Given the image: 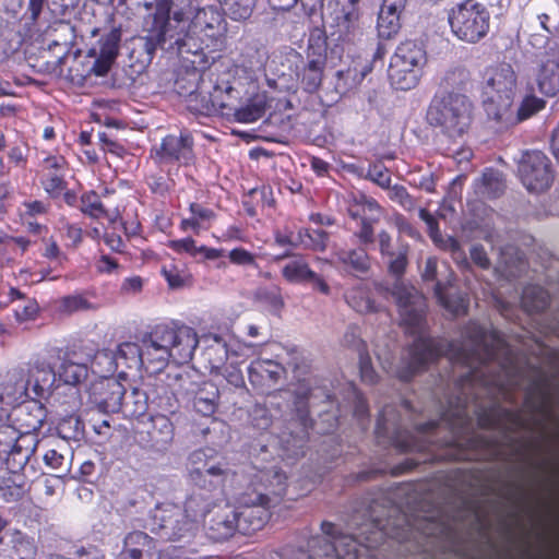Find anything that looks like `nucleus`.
I'll return each mask as SVG.
<instances>
[{
    "label": "nucleus",
    "mask_w": 559,
    "mask_h": 559,
    "mask_svg": "<svg viewBox=\"0 0 559 559\" xmlns=\"http://www.w3.org/2000/svg\"><path fill=\"white\" fill-rule=\"evenodd\" d=\"M507 352L504 340L497 331H488L477 323H471L465 328L464 341L461 345L445 346L439 341L419 335L408 353L409 370L407 374H401V377L407 380L413 373L443 354H448L457 362L476 368L477 365L498 359Z\"/></svg>",
    "instance_id": "1"
},
{
    "label": "nucleus",
    "mask_w": 559,
    "mask_h": 559,
    "mask_svg": "<svg viewBox=\"0 0 559 559\" xmlns=\"http://www.w3.org/2000/svg\"><path fill=\"white\" fill-rule=\"evenodd\" d=\"M146 49L152 52L157 46L174 39L179 47L186 45V37L217 38L225 32L224 19L213 7L199 9L193 19L189 21L182 12H175L170 19L168 11L157 8L144 21Z\"/></svg>",
    "instance_id": "2"
},
{
    "label": "nucleus",
    "mask_w": 559,
    "mask_h": 559,
    "mask_svg": "<svg viewBox=\"0 0 559 559\" xmlns=\"http://www.w3.org/2000/svg\"><path fill=\"white\" fill-rule=\"evenodd\" d=\"M359 536L364 537L367 544L345 534L335 537L333 542L326 537H316L309 543L312 554L306 556L302 552L301 556L307 559H374L371 550L381 544L385 536L402 537L400 533L380 526L379 522H371L359 528Z\"/></svg>",
    "instance_id": "3"
},
{
    "label": "nucleus",
    "mask_w": 559,
    "mask_h": 559,
    "mask_svg": "<svg viewBox=\"0 0 559 559\" xmlns=\"http://www.w3.org/2000/svg\"><path fill=\"white\" fill-rule=\"evenodd\" d=\"M481 97L487 117L497 122L512 107L519 92V76L508 62L488 66L483 73Z\"/></svg>",
    "instance_id": "4"
},
{
    "label": "nucleus",
    "mask_w": 559,
    "mask_h": 559,
    "mask_svg": "<svg viewBox=\"0 0 559 559\" xmlns=\"http://www.w3.org/2000/svg\"><path fill=\"white\" fill-rule=\"evenodd\" d=\"M473 104L462 94L449 93L435 98L427 111V121L451 139L464 135L472 123Z\"/></svg>",
    "instance_id": "5"
},
{
    "label": "nucleus",
    "mask_w": 559,
    "mask_h": 559,
    "mask_svg": "<svg viewBox=\"0 0 559 559\" xmlns=\"http://www.w3.org/2000/svg\"><path fill=\"white\" fill-rule=\"evenodd\" d=\"M448 23L452 35L465 44H477L490 29V13L476 0H464L448 12Z\"/></svg>",
    "instance_id": "6"
},
{
    "label": "nucleus",
    "mask_w": 559,
    "mask_h": 559,
    "mask_svg": "<svg viewBox=\"0 0 559 559\" xmlns=\"http://www.w3.org/2000/svg\"><path fill=\"white\" fill-rule=\"evenodd\" d=\"M145 527L167 540H190L197 533L198 522L188 510L175 503L156 506L146 520Z\"/></svg>",
    "instance_id": "7"
},
{
    "label": "nucleus",
    "mask_w": 559,
    "mask_h": 559,
    "mask_svg": "<svg viewBox=\"0 0 559 559\" xmlns=\"http://www.w3.org/2000/svg\"><path fill=\"white\" fill-rule=\"evenodd\" d=\"M426 62V52L421 45L406 40L397 46L389 66V78L397 90L414 88Z\"/></svg>",
    "instance_id": "8"
},
{
    "label": "nucleus",
    "mask_w": 559,
    "mask_h": 559,
    "mask_svg": "<svg viewBox=\"0 0 559 559\" xmlns=\"http://www.w3.org/2000/svg\"><path fill=\"white\" fill-rule=\"evenodd\" d=\"M391 294L397 305L402 324L412 334H419L426 308L425 297L414 286L402 282L393 285Z\"/></svg>",
    "instance_id": "9"
},
{
    "label": "nucleus",
    "mask_w": 559,
    "mask_h": 559,
    "mask_svg": "<svg viewBox=\"0 0 559 559\" xmlns=\"http://www.w3.org/2000/svg\"><path fill=\"white\" fill-rule=\"evenodd\" d=\"M37 445L35 435H23L15 425H0V455H7L14 467L23 469Z\"/></svg>",
    "instance_id": "10"
},
{
    "label": "nucleus",
    "mask_w": 559,
    "mask_h": 559,
    "mask_svg": "<svg viewBox=\"0 0 559 559\" xmlns=\"http://www.w3.org/2000/svg\"><path fill=\"white\" fill-rule=\"evenodd\" d=\"M518 173L523 186L531 192L545 191L554 180L550 160L540 151L524 153Z\"/></svg>",
    "instance_id": "11"
},
{
    "label": "nucleus",
    "mask_w": 559,
    "mask_h": 559,
    "mask_svg": "<svg viewBox=\"0 0 559 559\" xmlns=\"http://www.w3.org/2000/svg\"><path fill=\"white\" fill-rule=\"evenodd\" d=\"M160 331L159 340L167 345L170 359L178 364L189 361L195 350L199 340L197 332L186 325L178 328L158 326Z\"/></svg>",
    "instance_id": "12"
},
{
    "label": "nucleus",
    "mask_w": 559,
    "mask_h": 559,
    "mask_svg": "<svg viewBox=\"0 0 559 559\" xmlns=\"http://www.w3.org/2000/svg\"><path fill=\"white\" fill-rule=\"evenodd\" d=\"M265 495L255 493L254 498L241 500V506L236 509L239 532L250 534L261 530L270 518L269 501Z\"/></svg>",
    "instance_id": "13"
},
{
    "label": "nucleus",
    "mask_w": 559,
    "mask_h": 559,
    "mask_svg": "<svg viewBox=\"0 0 559 559\" xmlns=\"http://www.w3.org/2000/svg\"><path fill=\"white\" fill-rule=\"evenodd\" d=\"M326 25L331 29V36L335 37V39L342 41L353 40L360 33L358 8L354 5H336L326 17Z\"/></svg>",
    "instance_id": "14"
},
{
    "label": "nucleus",
    "mask_w": 559,
    "mask_h": 559,
    "mask_svg": "<svg viewBox=\"0 0 559 559\" xmlns=\"http://www.w3.org/2000/svg\"><path fill=\"white\" fill-rule=\"evenodd\" d=\"M104 364H107V372H114L119 366L126 368L141 367L143 366L141 346L132 342H126L118 346L115 354L109 350H100L95 355L93 366Z\"/></svg>",
    "instance_id": "15"
},
{
    "label": "nucleus",
    "mask_w": 559,
    "mask_h": 559,
    "mask_svg": "<svg viewBox=\"0 0 559 559\" xmlns=\"http://www.w3.org/2000/svg\"><path fill=\"white\" fill-rule=\"evenodd\" d=\"M32 397L11 409V419L23 435H34L39 430L46 419L47 412L44 405Z\"/></svg>",
    "instance_id": "16"
},
{
    "label": "nucleus",
    "mask_w": 559,
    "mask_h": 559,
    "mask_svg": "<svg viewBox=\"0 0 559 559\" xmlns=\"http://www.w3.org/2000/svg\"><path fill=\"white\" fill-rule=\"evenodd\" d=\"M307 63L300 75V81L307 92H316L322 82L326 63L325 48L323 45H309L307 50Z\"/></svg>",
    "instance_id": "17"
},
{
    "label": "nucleus",
    "mask_w": 559,
    "mask_h": 559,
    "mask_svg": "<svg viewBox=\"0 0 559 559\" xmlns=\"http://www.w3.org/2000/svg\"><path fill=\"white\" fill-rule=\"evenodd\" d=\"M58 371H55L50 361L37 359L27 371V385L34 397L43 399L50 394L57 380Z\"/></svg>",
    "instance_id": "18"
},
{
    "label": "nucleus",
    "mask_w": 559,
    "mask_h": 559,
    "mask_svg": "<svg viewBox=\"0 0 559 559\" xmlns=\"http://www.w3.org/2000/svg\"><path fill=\"white\" fill-rule=\"evenodd\" d=\"M93 394L99 407L116 413L122 409L126 388L115 378H105L94 385Z\"/></svg>",
    "instance_id": "19"
},
{
    "label": "nucleus",
    "mask_w": 559,
    "mask_h": 559,
    "mask_svg": "<svg viewBox=\"0 0 559 559\" xmlns=\"http://www.w3.org/2000/svg\"><path fill=\"white\" fill-rule=\"evenodd\" d=\"M248 373L252 385L271 388L285 374V368L275 360L257 358L251 361Z\"/></svg>",
    "instance_id": "20"
},
{
    "label": "nucleus",
    "mask_w": 559,
    "mask_h": 559,
    "mask_svg": "<svg viewBox=\"0 0 559 559\" xmlns=\"http://www.w3.org/2000/svg\"><path fill=\"white\" fill-rule=\"evenodd\" d=\"M88 355L81 357L76 352H67L58 368V378L64 384L75 385L86 379L88 373Z\"/></svg>",
    "instance_id": "21"
},
{
    "label": "nucleus",
    "mask_w": 559,
    "mask_h": 559,
    "mask_svg": "<svg viewBox=\"0 0 559 559\" xmlns=\"http://www.w3.org/2000/svg\"><path fill=\"white\" fill-rule=\"evenodd\" d=\"M192 145L193 142L189 134L168 135L163 140L158 154L162 159L188 165L193 160Z\"/></svg>",
    "instance_id": "22"
},
{
    "label": "nucleus",
    "mask_w": 559,
    "mask_h": 559,
    "mask_svg": "<svg viewBox=\"0 0 559 559\" xmlns=\"http://www.w3.org/2000/svg\"><path fill=\"white\" fill-rule=\"evenodd\" d=\"M29 396V388L25 377L20 372H9L0 379V399L11 409Z\"/></svg>",
    "instance_id": "23"
},
{
    "label": "nucleus",
    "mask_w": 559,
    "mask_h": 559,
    "mask_svg": "<svg viewBox=\"0 0 559 559\" xmlns=\"http://www.w3.org/2000/svg\"><path fill=\"white\" fill-rule=\"evenodd\" d=\"M37 545L27 534L13 530L9 533V540L0 550V559H36Z\"/></svg>",
    "instance_id": "24"
},
{
    "label": "nucleus",
    "mask_w": 559,
    "mask_h": 559,
    "mask_svg": "<svg viewBox=\"0 0 559 559\" xmlns=\"http://www.w3.org/2000/svg\"><path fill=\"white\" fill-rule=\"evenodd\" d=\"M236 509L225 506L211 515L207 522L209 535L214 540H223L239 531Z\"/></svg>",
    "instance_id": "25"
},
{
    "label": "nucleus",
    "mask_w": 559,
    "mask_h": 559,
    "mask_svg": "<svg viewBox=\"0 0 559 559\" xmlns=\"http://www.w3.org/2000/svg\"><path fill=\"white\" fill-rule=\"evenodd\" d=\"M160 331L156 328L148 337L142 341L141 350L143 366H152L154 370L163 369L170 359L167 345L159 340Z\"/></svg>",
    "instance_id": "26"
},
{
    "label": "nucleus",
    "mask_w": 559,
    "mask_h": 559,
    "mask_svg": "<svg viewBox=\"0 0 559 559\" xmlns=\"http://www.w3.org/2000/svg\"><path fill=\"white\" fill-rule=\"evenodd\" d=\"M156 554L155 540L146 533L134 531L124 537L121 556L123 559H154Z\"/></svg>",
    "instance_id": "27"
},
{
    "label": "nucleus",
    "mask_w": 559,
    "mask_h": 559,
    "mask_svg": "<svg viewBox=\"0 0 559 559\" xmlns=\"http://www.w3.org/2000/svg\"><path fill=\"white\" fill-rule=\"evenodd\" d=\"M545 107V102L534 95H527L523 98L520 106L515 110L512 107L508 108L507 115L501 116L497 120V124L501 128H509L515 126L538 112Z\"/></svg>",
    "instance_id": "28"
},
{
    "label": "nucleus",
    "mask_w": 559,
    "mask_h": 559,
    "mask_svg": "<svg viewBox=\"0 0 559 559\" xmlns=\"http://www.w3.org/2000/svg\"><path fill=\"white\" fill-rule=\"evenodd\" d=\"M403 8L404 5L401 4V0H383L377 24L378 34L381 38L390 39L397 34L401 27L400 13Z\"/></svg>",
    "instance_id": "29"
},
{
    "label": "nucleus",
    "mask_w": 559,
    "mask_h": 559,
    "mask_svg": "<svg viewBox=\"0 0 559 559\" xmlns=\"http://www.w3.org/2000/svg\"><path fill=\"white\" fill-rule=\"evenodd\" d=\"M345 299L348 306L358 313H376L383 309L382 305L376 300L371 288L366 285H358L349 289L345 294Z\"/></svg>",
    "instance_id": "30"
},
{
    "label": "nucleus",
    "mask_w": 559,
    "mask_h": 559,
    "mask_svg": "<svg viewBox=\"0 0 559 559\" xmlns=\"http://www.w3.org/2000/svg\"><path fill=\"white\" fill-rule=\"evenodd\" d=\"M537 86L546 96H555L559 92V53L542 63L537 74Z\"/></svg>",
    "instance_id": "31"
},
{
    "label": "nucleus",
    "mask_w": 559,
    "mask_h": 559,
    "mask_svg": "<svg viewBox=\"0 0 559 559\" xmlns=\"http://www.w3.org/2000/svg\"><path fill=\"white\" fill-rule=\"evenodd\" d=\"M203 342L206 344L202 357L207 364L211 372L221 371L224 364L228 360V347L226 342L218 335L205 336Z\"/></svg>",
    "instance_id": "32"
},
{
    "label": "nucleus",
    "mask_w": 559,
    "mask_h": 559,
    "mask_svg": "<svg viewBox=\"0 0 559 559\" xmlns=\"http://www.w3.org/2000/svg\"><path fill=\"white\" fill-rule=\"evenodd\" d=\"M119 40L120 37L116 32L109 33L99 40V55L92 69L96 75L102 76L109 71L118 55Z\"/></svg>",
    "instance_id": "33"
},
{
    "label": "nucleus",
    "mask_w": 559,
    "mask_h": 559,
    "mask_svg": "<svg viewBox=\"0 0 559 559\" xmlns=\"http://www.w3.org/2000/svg\"><path fill=\"white\" fill-rule=\"evenodd\" d=\"M335 261L350 273H367L370 270V258L362 248L340 249L334 252Z\"/></svg>",
    "instance_id": "34"
},
{
    "label": "nucleus",
    "mask_w": 559,
    "mask_h": 559,
    "mask_svg": "<svg viewBox=\"0 0 559 559\" xmlns=\"http://www.w3.org/2000/svg\"><path fill=\"white\" fill-rule=\"evenodd\" d=\"M260 486L264 491L258 493L265 495V500L271 502V495L281 497L286 488V475L281 469L273 467L266 471H261L255 476Z\"/></svg>",
    "instance_id": "35"
},
{
    "label": "nucleus",
    "mask_w": 559,
    "mask_h": 559,
    "mask_svg": "<svg viewBox=\"0 0 559 559\" xmlns=\"http://www.w3.org/2000/svg\"><path fill=\"white\" fill-rule=\"evenodd\" d=\"M81 211L93 218H107L110 222H115L119 216V209L109 207L107 203L100 201L95 192H87L82 195Z\"/></svg>",
    "instance_id": "36"
},
{
    "label": "nucleus",
    "mask_w": 559,
    "mask_h": 559,
    "mask_svg": "<svg viewBox=\"0 0 559 559\" xmlns=\"http://www.w3.org/2000/svg\"><path fill=\"white\" fill-rule=\"evenodd\" d=\"M348 214L353 218H360L361 222H378L382 214V209L376 200L359 194L354 198V202L349 205Z\"/></svg>",
    "instance_id": "37"
},
{
    "label": "nucleus",
    "mask_w": 559,
    "mask_h": 559,
    "mask_svg": "<svg viewBox=\"0 0 559 559\" xmlns=\"http://www.w3.org/2000/svg\"><path fill=\"white\" fill-rule=\"evenodd\" d=\"M267 107L265 93L255 94L249 102L235 111V118L242 123H252L261 119Z\"/></svg>",
    "instance_id": "38"
},
{
    "label": "nucleus",
    "mask_w": 559,
    "mask_h": 559,
    "mask_svg": "<svg viewBox=\"0 0 559 559\" xmlns=\"http://www.w3.org/2000/svg\"><path fill=\"white\" fill-rule=\"evenodd\" d=\"M218 396L217 386L212 382H204L195 392L193 406L204 416L212 415L216 409Z\"/></svg>",
    "instance_id": "39"
},
{
    "label": "nucleus",
    "mask_w": 559,
    "mask_h": 559,
    "mask_svg": "<svg viewBox=\"0 0 559 559\" xmlns=\"http://www.w3.org/2000/svg\"><path fill=\"white\" fill-rule=\"evenodd\" d=\"M24 492V479L17 472L0 477V499L4 502H15L23 497Z\"/></svg>",
    "instance_id": "40"
},
{
    "label": "nucleus",
    "mask_w": 559,
    "mask_h": 559,
    "mask_svg": "<svg viewBox=\"0 0 559 559\" xmlns=\"http://www.w3.org/2000/svg\"><path fill=\"white\" fill-rule=\"evenodd\" d=\"M408 251L409 247L407 243L399 242L395 251L382 254L381 258L388 267V272L394 277H401L408 264Z\"/></svg>",
    "instance_id": "41"
},
{
    "label": "nucleus",
    "mask_w": 559,
    "mask_h": 559,
    "mask_svg": "<svg viewBox=\"0 0 559 559\" xmlns=\"http://www.w3.org/2000/svg\"><path fill=\"white\" fill-rule=\"evenodd\" d=\"M521 302L527 312H539L549 305V295L540 286L530 285L524 288Z\"/></svg>",
    "instance_id": "42"
},
{
    "label": "nucleus",
    "mask_w": 559,
    "mask_h": 559,
    "mask_svg": "<svg viewBox=\"0 0 559 559\" xmlns=\"http://www.w3.org/2000/svg\"><path fill=\"white\" fill-rule=\"evenodd\" d=\"M148 400L146 391L134 388L126 399L123 397L122 411L132 417L143 416L147 411Z\"/></svg>",
    "instance_id": "43"
},
{
    "label": "nucleus",
    "mask_w": 559,
    "mask_h": 559,
    "mask_svg": "<svg viewBox=\"0 0 559 559\" xmlns=\"http://www.w3.org/2000/svg\"><path fill=\"white\" fill-rule=\"evenodd\" d=\"M282 274L289 283H306L310 281V276H314V272L301 258L287 262L282 269Z\"/></svg>",
    "instance_id": "44"
},
{
    "label": "nucleus",
    "mask_w": 559,
    "mask_h": 559,
    "mask_svg": "<svg viewBox=\"0 0 559 559\" xmlns=\"http://www.w3.org/2000/svg\"><path fill=\"white\" fill-rule=\"evenodd\" d=\"M298 243L306 249L323 252L328 247L329 234L321 229H300L297 235Z\"/></svg>",
    "instance_id": "45"
},
{
    "label": "nucleus",
    "mask_w": 559,
    "mask_h": 559,
    "mask_svg": "<svg viewBox=\"0 0 559 559\" xmlns=\"http://www.w3.org/2000/svg\"><path fill=\"white\" fill-rule=\"evenodd\" d=\"M72 453L67 447L51 448L44 454L45 464L56 471L66 473L70 469Z\"/></svg>",
    "instance_id": "46"
},
{
    "label": "nucleus",
    "mask_w": 559,
    "mask_h": 559,
    "mask_svg": "<svg viewBox=\"0 0 559 559\" xmlns=\"http://www.w3.org/2000/svg\"><path fill=\"white\" fill-rule=\"evenodd\" d=\"M504 187L501 174L497 170L488 169L483 175L479 193L487 198H497L503 192Z\"/></svg>",
    "instance_id": "47"
},
{
    "label": "nucleus",
    "mask_w": 559,
    "mask_h": 559,
    "mask_svg": "<svg viewBox=\"0 0 559 559\" xmlns=\"http://www.w3.org/2000/svg\"><path fill=\"white\" fill-rule=\"evenodd\" d=\"M223 11L233 20L248 19L253 11L254 0H218Z\"/></svg>",
    "instance_id": "48"
},
{
    "label": "nucleus",
    "mask_w": 559,
    "mask_h": 559,
    "mask_svg": "<svg viewBox=\"0 0 559 559\" xmlns=\"http://www.w3.org/2000/svg\"><path fill=\"white\" fill-rule=\"evenodd\" d=\"M436 296L439 302L452 314L459 316L466 311L468 301L461 295L450 296L443 292L440 283H437L435 288Z\"/></svg>",
    "instance_id": "49"
},
{
    "label": "nucleus",
    "mask_w": 559,
    "mask_h": 559,
    "mask_svg": "<svg viewBox=\"0 0 559 559\" xmlns=\"http://www.w3.org/2000/svg\"><path fill=\"white\" fill-rule=\"evenodd\" d=\"M57 305L58 311L63 314L95 309L83 295L63 296L57 301Z\"/></svg>",
    "instance_id": "50"
},
{
    "label": "nucleus",
    "mask_w": 559,
    "mask_h": 559,
    "mask_svg": "<svg viewBox=\"0 0 559 559\" xmlns=\"http://www.w3.org/2000/svg\"><path fill=\"white\" fill-rule=\"evenodd\" d=\"M266 59L267 53L264 49L253 50L247 56V59L243 60V67L249 70L250 78L263 71Z\"/></svg>",
    "instance_id": "51"
},
{
    "label": "nucleus",
    "mask_w": 559,
    "mask_h": 559,
    "mask_svg": "<svg viewBox=\"0 0 559 559\" xmlns=\"http://www.w3.org/2000/svg\"><path fill=\"white\" fill-rule=\"evenodd\" d=\"M57 429L62 439H78L82 432V424L78 417L69 416L59 423Z\"/></svg>",
    "instance_id": "52"
},
{
    "label": "nucleus",
    "mask_w": 559,
    "mask_h": 559,
    "mask_svg": "<svg viewBox=\"0 0 559 559\" xmlns=\"http://www.w3.org/2000/svg\"><path fill=\"white\" fill-rule=\"evenodd\" d=\"M389 190V198L397 202L401 206H403L407 211H412L415 209L416 202L407 192L406 188L400 185L391 186Z\"/></svg>",
    "instance_id": "53"
},
{
    "label": "nucleus",
    "mask_w": 559,
    "mask_h": 559,
    "mask_svg": "<svg viewBox=\"0 0 559 559\" xmlns=\"http://www.w3.org/2000/svg\"><path fill=\"white\" fill-rule=\"evenodd\" d=\"M367 178L383 189H389L391 185V175L386 167L382 164H373L369 166Z\"/></svg>",
    "instance_id": "54"
},
{
    "label": "nucleus",
    "mask_w": 559,
    "mask_h": 559,
    "mask_svg": "<svg viewBox=\"0 0 559 559\" xmlns=\"http://www.w3.org/2000/svg\"><path fill=\"white\" fill-rule=\"evenodd\" d=\"M229 468L225 463L206 461L202 466H198L199 476H211L214 478H224L228 475Z\"/></svg>",
    "instance_id": "55"
},
{
    "label": "nucleus",
    "mask_w": 559,
    "mask_h": 559,
    "mask_svg": "<svg viewBox=\"0 0 559 559\" xmlns=\"http://www.w3.org/2000/svg\"><path fill=\"white\" fill-rule=\"evenodd\" d=\"M214 373L223 376L228 383L236 388H239L245 383L241 370L233 362H225L223 369L221 371H215Z\"/></svg>",
    "instance_id": "56"
},
{
    "label": "nucleus",
    "mask_w": 559,
    "mask_h": 559,
    "mask_svg": "<svg viewBox=\"0 0 559 559\" xmlns=\"http://www.w3.org/2000/svg\"><path fill=\"white\" fill-rule=\"evenodd\" d=\"M43 186L49 194H59L63 189V174L44 173Z\"/></svg>",
    "instance_id": "57"
},
{
    "label": "nucleus",
    "mask_w": 559,
    "mask_h": 559,
    "mask_svg": "<svg viewBox=\"0 0 559 559\" xmlns=\"http://www.w3.org/2000/svg\"><path fill=\"white\" fill-rule=\"evenodd\" d=\"M191 216H193L203 228H207L206 224L214 219L215 214L212 210L202 206L199 203H191L189 206Z\"/></svg>",
    "instance_id": "58"
},
{
    "label": "nucleus",
    "mask_w": 559,
    "mask_h": 559,
    "mask_svg": "<svg viewBox=\"0 0 559 559\" xmlns=\"http://www.w3.org/2000/svg\"><path fill=\"white\" fill-rule=\"evenodd\" d=\"M168 247L178 253L186 252L192 257L198 255V246L195 241L190 237L179 240H170L168 242Z\"/></svg>",
    "instance_id": "59"
},
{
    "label": "nucleus",
    "mask_w": 559,
    "mask_h": 559,
    "mask_svg": "<svg viewBox=\"0 0 559 559\" xmlns=\"http://www.w3.org/2000/svg\"><path fill=\"white\" fill-rule=\"evenodd\" d=\"M38 309V305L35 300H27L23 306H19L14 310L15 318L20 322L33 320L36 318Z\"/></svg>",
    "instance_id": "60"
},
{
    "label": "nucleus",
    "mask_w": 559,
    "mask_h": 559,
    "mask_svg": "<svg viewBox=\"0 0 559 559\" xmlns=\"http://www.w3.org/2000/svg\"><path fill=\"white\" fill-rule=\"evenodd\" d=\"M230 262L237 265H254V255L243 248H235L228 253Z\"/></svg>",
    "instance_id": "61"
},
{
    "label": "nucleus",
    "mask_w": 559,
    "mask_h": 559,
    "mask_svg": "<svg viewBox=\"0 0 559 559\" xmlns=\"http://www.w3.org/2000/svg\"><path fill=\"white\" fill-rule=\"evenodd\" d=\"M377 241L380 255L395 251L399 242H403L401 238H397V240L394 242L391 235L386 230H381L378 233Z\"/></svg>",
    "instance_id": "62"
},
{
    "label": "nucleus",
    "mask_w": 559,
    "mask_h": 559,
    "mask_svg": "<svg viewBox=\"0 0 559 559\" xmlns=\"http://www.w3.org/2000/svg\"><path fill=\"white\" fill-rule=\"evenodd\" d=\"M359 369L362 381L367 383H374L377 380L376 371L371 366V360L368 355L360 354L359 356Z\"/></svg>",
    "instance_id": "63"
},
{
    "label": "nucleus",
    "mask_w": 559,
    "mask_h": 559,
    "mask_svg": "<svg viewBox=\"0 0 559 559\" xmlns=\"http://www.w3.org/2000/svg\"><path fill=\"white\" fill-rule=\"evenodd\" d=\"M394 226L402 235H407L411 238H419V233L412 226V224L402 215L397 214L393 218Z\"/></svg>",
    "instance_id": "64"
}]
</instances>
